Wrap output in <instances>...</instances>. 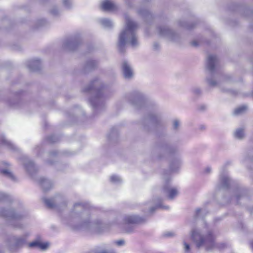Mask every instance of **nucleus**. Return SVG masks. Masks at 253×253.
Instances as JSON below:
<instances>
[{
	"label": "nucleus",
	"mask_w": 253,
	"mask_h": 253,
	"mask_svg": "<svg viewBox=\"0 0 253 253\" xmlns=\"http://www.w3.org/2000/svg\"><path fill=\"white\" fill-rule=\"evenodd\" d=\"M105 88L106 85L104 84L98 78H96L83 89L84 92L89 94V102L93 110L97 112L103 110L105 107Z\"/></svg>",
	"instance_id": "2"
},
{
	"label": "nucleus",
	"mask_w": 253,
	"mask_h": 253,
	"mask_svg": "<svg viewBox=\"0 0 253 253\" xmlns=\"http://www.w3.org/2000/svg\"><path fill=\"white\" fill-rule=\"evenodd\" d=\"M156 31L158 35L161 37L171 41L176 40V34L167 26L159 25L157 27Z\"/></svg>",
	"instance_id": "16"
},
{
	"label": "nucleus",
	"mask_w": 253,
	"mask_h": 253,
	"mask_svg": "<svg viewBox=\"0 0 253 253\" xmlns=\"http://www.w3.org/2000/svg\"><path fill=\"white\" fill-rule=\"evenodd\" d=\"M218 61V58L215 55H209L207 57L206 68L209 72V75L206 78V81L208 84L211 86H215L217 84V82L214 78Z\"/></svg>",
	"instance_id": "9"
},
{
	"label": "nucleus",
	"mask_w": 253,
	"mask_h": 253,
	"mask_svg": "<svg viewBox=\"0 0 253 253\" xmlns=\"http://www.w3.org/2000/svg\"><path fill=\"white\" fill-rule=\"evenodd\" d=\"M211 168L210 167H208L205 168V169L204 171V172L205 174H209L211 172Z\"/></svg>",
	"instance_id": "48"
},
{
	"label": "nucleus",
	"mask_w": 253,
	"mask_h": 253,
	"mask_svg": "<svg viewBox=\"0 0 253 253\" xmlns=\"http://www.w3.org/2000/svg\"><path fill=\"white\" fill-rule=\"evenodd\" d=\"M63 154H64V155H69V154H68V153H67V152H63Z\"/></svg>",
	"instance_id": "58"
},
{
	"label": "nucleus",
	"mask_w": 253,
	"mask_h": 253,
	"mask_svg": "<svg viewBox=\"0 0 253 253\" xmlns=\"http://www.w3.org/2000/svg\"><path fill=\"white\" fill-rule=\"evenodd\" d=\"M62 222L74 230H88L99 234L108 231L110 227L109 222L104 219L91 222L89 211L86 205L82 202L74 205L69 218L63 219Z\"/></svg>",
	"instance_id": "1"
},
{
	"label": "nucleus",
	"mask_w": 253,
	"mask_h": 253,
	"mask_svg": "<svg viewBox=\"0 0 253 253\" xmlns=\"http://www.w3.org/2000/svg\"><path fill=\"white\" fill-rule=\"evenodd\" d=\"M28 236V234L21 236H9L6 240V245L10 251H14L26 243Z\"/></svg>",
	"instance_id": "12"
},
{
	"label": "nucleus",
	"mask_w": 253,
	"mask_h": 253,
	"mask_svg": "<svg viewBox=\"0 0 253 253\" xmlns=\"http://www.w3.org/2000/svg\"><path fill=\"white\" fill-rule=\"evenodd\" d=\"M35 149L37 150H39L40 149V148H39V147H37Z\"/></svg>",
	"instance_id": "61"
},
{
	"label": "nucleus",
	"mask_w": 253,
	"mask_h": 253,
	"mask_svg": "<svg viewBox=\"0 0 253 253\" xmlns=\"http://www.w3.org/2000/svg\"><path fill=\"white\" fill-rule=\"evenodd\" d=\"M175 235V233L173 232L169 231L164 233V236L166 237H171Z\"/></svg>",
	"instance_id": "46"
},
{
	"label": "nucleus",
	"mask_w": 253,
	"mask_h": 253,
	"mask_svg": "<svg viewBox=\"0 0 253 253\" xmlns=\"http://www.w3.org/2000/svg\"><path fill=\"white\" fill-rule=\"evenodd\" d=\"M47 24V21L44 19H39L37 22V28L45 26Z\"/></svg>",
	"instance_id": "38"
},
{
	"label": "nucleus",
	"mask_w": 253,
	"mask_h": 253,
	"mask_svg": "<svg viewBox=\"0 0 253 253\" xmlns=\"http://www.w3.org/2000/svg\"><path fill=\"white\" fill-rule=\"evenodd\" d=\"M146 1H147V2H148V1H149V0H144V2H144V3H145V2H146Z\"/></svg>",
	"instance_id": "62"
},
{
	"label": "nucleus",
	"mask_w": 253,
	"mask_h": 253,
	"mask_svg": "<svg viewBox=\"0 0 253 253\" xmlns=\"http://www.w3.org/2000/svg\"><path fill=\"white\" fill-rule=\"evenodd\" d=\"M122 181L121 178L118 175H112V183H119Z\"/></svg>",
	"instance_id": "43"
},
{
	"label": "nucleus",
	"mask_w": 253,
	"mask_h": 253,
	"mask_svg": "<svg viewBox=\"0 0 253 253\" xmlns=\"http://www.w3.org/2000/svg\"><path fill=\"white\" fill-rule=\"evenodd\" d=\"M191 45L193 46L197 47L199 45V43L197 41H193L191 42Z\"/></svg>",
	"instance_id": "49"
},
{
	"label": "nucleus",
	"mask_w": 253,
	"mask_h": 253,
	"mask_svg": "<svg viewBox=\"0 0 253 253\" xmlns=\"http://www.w3.org/2000/svg\"><path fill=\"white\" fill-rule=\"evenodd\" d=\"M247 110V106L243 105L237 108L234 111L235 115H240L244 114Z\"/></svg>",
	"instance_id": "32"
},
{
	"label": "nucleus",
	"mask_w": 253,
	"mask_h": 253,
	"mask_svg": "<svg viewBox=\"0 0 253 253\" xmlns=\"http://www.w3.org/2000/svg\"><path fill=\"white\" fill-rule=\"evenodd\" d=\"M24 216V214L16 212L13 209H0V216L5 218L11 225L16 228H22V225L20 221Z\"/></svg>",
	"instance_id": "8"
},
{
	"label": "nucleus",
	"mask_w": 253,
	"mask_h": 253,
	"mask_svg": "<svg viewBox=\"0 0 253 253\" xmlns=\"http://www.w3.org/2000/svg\"><path fill=\"white\" fill-rule=\"evenodd\" d=\"M112 253H116L115 252H114V251H112Z\"/></svg>",
	"instance_id": "64"
},
{
	"label": "nucleus",
	"mask_w": 253,
	"mask_h": 253,
	"mask_svg": "<svg viewBox=\"0 0 253 253\" xmlns=\"http://www.w3.org/2000/svg\"><path fill=\"white\" fill-rule=\"evenodd\" d=\"M182 164L181 159L179 157L173 158L169 161V169L171 171H176Z\"/></svg>",
	"instance_id": "23"
},
{
	"label": "nucleus",
	"mask_w": 253,
	"mask_h": 253,
	"mask_svg": "<svg viewBox=\"0 0 253 253\" xmlns=\"http://www.w3.org/2000/svg\"><path fill=\"white\" fill-rule=\"evenodd\" d=\"M42 200L48 208L59 211L64 210L67 206V202L66 199L61 194H56L50 198H43Z\"/></svg>",
	"instance_id": "10"
},
{
	"label": "nucleus",
	"mask_w": 253,
	"mask_h": 253,
	"mask_svg": "<svg viewBox=\"0 0 253 253\" xmlns=\"http://www.w3.org/2000/svg\"><path fill=\"white\" fill-rule=\"evenodd\" d=\"M9 105H11V106H13V107L16 106L15 104L12 103L11 102H9Z\"/></svg>",
	"instance_id": "56"
},
{
	"label": "nucleus",
	"mask_w": 253,
	"mask_h": 253,
	"mask_svg": "<svg viewBox=\"0 0 253 253\" xmlns=\"http://www.w3.org/2000/svg\"><path fill=\"white\" fill-rule=\"evenodd\" d=\"M192 92L194 95L195 96H199L202 94V91L201 89L198 87H193L192 89Z\"/></svg>",
	"instance_id": "39"
},
{
	"label": "nucleus",
	"mask_w": 253,
	"mask_h": 253,
	"mask_svg": "<svg viewBox=\"0 0 253 253\" xmlns=\"http://www.w3.org/2000/svg\"><path fill=\"white\" fill-rule=\"evenodd\" d=\"M122 72L124 77L127 80L131 79L133 77V71L130 64L124 60L122 64Z\"/></svg>",
	"instance_id": "20"
},
{
	"label": "nucleus",
	"mask_w": 253,
	"mask_h": 253,
	"mask_svg": "<svg viewBox=\"0 0 253 253\" xmlns=\"http://www.w3.org/2000/svg\"><path fill=\"white\" fill-rule=\"evenodd\" d=\"M0 144L6 146L11 151H18V148L13 144H12L10 142L7 140L3 135L0 136Z\"/></svg>",
	"instance_id": "25"
},
{
	"label": "nucleus",
	"mask_w": 253,
	"mask_h": 253,
	"mask_svg": "<svg viewBox=\"0 0 253 253\" xmlns=\"http://www.w3.org/2000/svg\"><path fill=\"white\" fill-rule=\"evenodd\" d=\"M79 111H81V109H78V110H75L74 112L76 113L77 115H78L79 113L78 112Z\"/></svg>",
	"instance_id": "54"
},
{
	"label": "nucleus",
	"mask_w": 253,
	"mask_h": 253,
	"mask_svg": "<svg viewBox=\"0 0 253 253\" xmlns=\"http://www.w3.org/2000/svg\"><path fill=\"white\" fill-rule=\"evenodd\" d=\"M11 197L7 194L0 192V201H10Z\"/></svg>",
	"instance_id": "36"
},
{
	"label": "nucleus",
	"mask_w": 253,
	"mask_h": 253,
	"mask_svg": "<svg viewBox=\"0 0 253 253\" xmlns=\"http://www.w3.org/2000/svg\"><path fill=\"white\" fill-rule=\"evenodd\" d=\"M184 250L185 253H188L190 251V245L186 243L185 241H183Z\"/></svg>",
	"instance_id": "45"
},
{
	"label": "nucleus",
	"mask_w": 253,
	"mask_h": 253,
	"mask_svg": "<svg viewBox=\"0 0 253 253\" xmlns=\"http://www.w3.org/2000/svg\"><path fill=\"white\" fill-rule=\"evenodd\" d=\"M179 25L180 26L183 27L185 29L190 30L194 27L195 24H188L185 21H179Z\"/></svg>",
	"instance_id": "34"
},
{
	"label": "nucleus",
	"mask_w": 253,
	"mask_h": 253,
	"mask_svg": "<svg viewBox=\"0 0 253 253\" xmlns=\"http://www.w3.org/2000/svg\"><path fill=\"white\" fill-rule=\"evenodd\" d=\"M63 4L67 9H70L72 6V0H63Z\"/></svg>",
	"instance_id": "41"
},
{
	"label": "nucleus",
	"mask_w": 253,
	"mask_h": 253,
	"mask_svg": "<svg viewBox=\"0 0 253 253\" xmlns=\"http://www.w3.org/2000/svg\"><path fill=\"white\" fill-rule=\"evenodd\" d=\"M0 173L12 180L15 179V176L11 171V164L6 162L0 163Z\"/></svg>",
	"instance_id": "18"
},
{
	"label": "nucleus",
	"mask_w": 253,
	"mask_h": 253,
	"mask_svg": "<svg viewBox=\"0 0 253 253\" xmlns=\"http://www.w3.org/2000/svg\"><path fill=\"white\" fill-rule=\"evenodd\" d=\"M114 243L118 246H123L125 245V241L123 239H121L117 241H115Z\"/></svg>",
	"instance_id": "44"
},
{
	"label": "nucleus",
	"mask_w": 253,
	"mask_h": 253,
	"mask_svg": "<svg viewBox=\"0 0 253 253\" xmlns=\"http://www.w3.org/2000/svg\"><path fill=\"white\" fill-rule=\"evenodd\" d=\"M125 29L120 33L117 44L119 52L124 53L126 52V45L129 43L133 48L139 45L136 31L138 25L136 22L131 20L128 16H126Z\"/></svg>",
	"instance_id": "3"
},
{
	"label": "nucleus",
	"mask_w": 253,
	"mask_h": 253,
	"mask_svg": "<svg viewBox=\"0 0 253 253\" xmlns=\"http://www.w3.org/2000/svg\"><path fill=\"white\" fill-rule=\"evenodd\" d=\"M206 128L205 126H200V129H205Z\"/></svg>",
	"instance_id": "55"
},
{
	"label": "nucleus",
	"mask_w": 253,
	"mask_h": 253,
	"mask_svg": "<svg viewBox=\"0 0 253 253\" xmlns=\"http://www.w3.org/2000/svg\"><path fill=\"white\" fill-rule=\"evenodd\" d=\"M206 211L205 210L201 209L200 208L197 209L195 212L194 217L195 218L202 216L203 214H206Z\"/></svg>",
	"instance_id": "37"
},
{
	"label": "nucleus",
	"mask_w": 253,
	"mask_h": 253,
	"mask_svg": "<svg viewBox=\"0 0 253 253\" xmlns=\"http://www.w3.org/2000/svg\"><path fill=\"white\" fill-rule=\"evenodd\" d=\"M146 219L135 214H126L123 218L124 225L123 230L126 233H132L134 231L135 225L144 223Z\"/></svg>",
	"instance_id": "11"
},
{
	"label": "nucleus",
	"mask_w": 253,
	"mask_h": 253,
	"mask_svg": "<svg viewBox=\"0 0 253 253\" xmlns=\"http://www.w3.org/2000/svg\"><path fill=\"white\" fill-rule=\"evenodd\" d=\"M22 161L23 165L28 173L31 176L33 175L38 170L34 163L27 157H23Z\"/></svg>",
	"instance_id": "19"
},
{
	"label": "nucleus",
	"mask_w": 253,
	"mask_h": 253,
	"mask_svg": "<svg viewBox=\"0 0 253 253\" xmlns=\"http://www.w3.org/2000/svg\"><path fill=\"white\" fill-rule=\"evenodd\" d=\"M163 199L160 197H157L153 199V203L155 206L151 205L149 207V212L152 214L156 209L161 208L163 210H169V207L168 206H164L162 204Z\"/></svg>",
	"instance_id": "21"
},
{
	"label": "nucleus",
	"mask_w": 253,
	"mask_h": 253,
	"mask_svg": "<svg viewBox=\"0 0 253 253\" xmlns=\"http://www.w3.org/2000/svg\"><path fill=\"white\" fill-rule=\"evenodd\" d=\"M138 12L146 21L153 18L152 14L147 9H140Z\"/></svg>",
	"instance_id": "28"
},
{
	"label": "nucleus",
	"mask_w": 253,
	"mask_h": 253,
	"mask_svg": "<svg viewBox=\"0 0 253 253\" xmlns=\"http://www.w3.org/2000/svg\"><path fill=\"white\" fill-rule=\"evenodd\" d=\"M97 65V62L95 60L89 59L87 60L84 67V72L86 73L95 69Z\"/></svg>",
	"instance_id": "27"
},
{
	"label": "nucleus",
	"mask_w": 253,
	"mask_h": 253,
	"mask_svg": "<svg viewBox=\"0 0 253 253\" xmlns=\"http://www.w3.org/2000/svg\"><path fill=\"white\" fill-rule=\"evenodd\" d=\"M39 182L44 191H47L52 187V182L50 180L44 177H41Z\"/></svg>",
	"instance_id": "24"
},
{
	"label": "nucleus",
	"mask_w": 253,
	"mask_h": 253,
	"mask_svg": "<svg viewBox=\"0 0 253 253\" xmlns=\"http://www.w3.org/2000/svg\"><path fill=\"white\" fill-rule=\"evenodd\" d=\"M110 148V145L109 142H108L106 145H105L103 147V150L106 153L108 152L109 151Z\"/></svg>",
	"instance_id": "47"
},
{
	"label": "nucleus",
	"mask_w": 253,
	"mask_h": 253,
	"mask_svg": "<svg viewBox=\"0 0 253 253\" xmlns=\"http://www.w3.org/2000/svg\"><path fill=\"white\" fill-rule=\"evenodd\" d=\"M141 127L146 132H151L154 129L164 125L161 116L153 113L149 114L146 118L141 121Z\"/></svg>",
	"instance_id": "7"
},
{
	"label": "nucleus",
	"mask_w": 253,
	"mask_h": 253,
	"mask_svg": "<svg viewBox=\"0 0 253 253\" xmlns=\"http://www.w3.org/2000/svg\"><path fill=\"white\" fill-rule=\"evenodd\" d=\"M234 136L236 139H243L245 136V129L242 127L237 128L234 132Z\"/></svg>",
	"instance_id": "31"
},
{
	"label": "nucleus",
	"mask_w": 253,
	"mask_h": 253,
	"mask_svg": "<svg viewBox=\"0 0 253 253\" xmlns=\"http://www.w3.org/2000/svg\"><path fill=\"white\" fill-rule=\"evenodd\" d=\"M99 22L105 28L109 27L111 26V21L107 18L100 19Z\"/></svg>",
	"instance_id": "33"
},
{
	"label": "nucleus",
	"mask_w": 253,
	"mask_h": 253,
	"mask_svg": "<svg viewBox=\"0 0 253 253\" xmlns=\"http://www.w3.org/2000/svg\"><path fill=\"white\" fill-rule=\"evenodd\" d=\"M27 66L31 71H38L42 68V63L39 59H32L27 62Z\"/></svg>",
	"instance_id": "22"
},
{
	"label": "nucleus",
	"mask_w": 253,
	"mask_h": 253,
	"mask_svg": "<svg viewBox=\"0 0 253 253\" xmlns=\"http://www.w3.org/2000/svg\"><path fill=\"white\" fill-rule=\"evenodd\" d=\"M61 155V153H59L56 150H53L50 151L49 154V159L47 161V163L49 165H53L54 164V162H52L51 159H56Z\"/></svg>",
	"instance_id": "29"
},
{
	"label": "nucleus",
	"mask_w": 253,
	"mask_h": 253,
	"mask_svg": "<svg viewBox=\"0 0 253 253\" xmlns=\"http://www.w3.org/2000/svg\"><path fill=\"white\" fill-rule=\"evenodd\" d=\"M47 139L50 143H55L59 140V138L57 135H51L48 137Z\"/></svg>",
	"instance_id": "40"
},
{
	"label": "nucleus",
	"mask_w": 253,
	"mask_h": 253,
	"mask_svg": "<svg viewBox=\"0 0 253 253\" xmlns=\"http://www.w3.org/2000/svg\"><path fill=\"white\" fill-rule=\"evenodd\" d=\"M50 12L53 16H56L60 14V11L56 6H53L50 10Z\"/></svg>",
	"instance_id": "42"
},
{
	"label": "nucleus",
	"mask_w": 253,
	"mask_h": 253,
	"mask_svg": "<svg viewBox=\"0 0 253 253\" xmlns=\"http://www.w3.org/2000/svg\"><path fill=\"white\" fill-rule=\"evenodd\" d=\"M224 91L229 92H231V90H230V89H227V90H224Z\"/></svg>",
	"instance_id": "59"
},
{
	"label": "nucleus",
	"mask_w": 253,
	"mask_h": 253,
	"mask_svg": "<svg viewBox=\"0 0 253 253\" xmlns=\"http://www.w3.org/2000/svg\"><path fill=\"white\" fill-rule=\"evenodd\" d=\"M4 253V250L2 249H1V248H0V253Z\"/></svg>",
	"instance_id": "57"
},
{
	"label": "nucleus",
	"mask_w": 253,
	"mask_h": 253,
	"mask_svg": "<svg viewBox=\"0 0 253 253\" xmlns=\"http://www.w3.org/2000/svg\"><path fill=\"white\" fill-rule=\"evenodd\" d=\"M164 178L165 184L162 190V195L172 200L178 195V190L176 188L171 186L169 182V178L167 176H165Z\"/></svg>",
	"instance_id": "14"
},
{
	"label": "nucleus",
	"mask_w": 253,
	"mask_h": 253,
	"mask_svg": "<svg viewBox=\"0 0 253 253\" xmlns=\"http://www.w3.org/2000/svg\"><path fill=\"white\" fill-rule=\"evenodd\" d=\"M112 11H113L115 8V4L112 2Z\"/></svg>",
	"instance_id": "53"
},
{
	"label": "nucleus",
	"mask_w": 253,
	"mask_h": 253,
	"mask_svg": "<svg viewBox=\"0 0 253 253\" xmlns=\"http://www.w3.org/2000/svg\"><path fill=\"white\" fill-rule=\"evenodd\" d=\"M233 183L234 182L231 180L227 174H221L220 175L219 182L217 185V189L218 190L228 189L231 185H233Z\"/></svg>",
	"instance_id": "17"
},
{
	"label": "nucleus",
	"mask_w": 253,
	"mask_h": 253,
	"mask_svg": "<svg viewBox=\"0 0 253 253\" xmlns=\"http://www.w3.org/2000/svg\"><path fill=\"white\" fill-rule=\"evenodd\" d=\"M42 240V236L40 235H38V236H37L36 239L35 240H39L40 242H41Z\"/></svg>",
	"instance_id": "51"
},
{
	"label": "nucleus",
	"mask_w": 253,
	"mask_h": 253,
	"mask_svg": "<svg viewBox=\"0 0 253 253\" xmlns=\"http://www.w3.org/2000/svg\"><path fill=\"white\" fill-rule=\"evenodd\" d=\"M251 246H252V248L253 249V241L251 243Z\"/></svg>",
	"instance_id": "60"
},
{
	"label": "nucleus",
	"mask_w": 253,
	"mask_h": 253,
	"mask_svg": "<svg viewBox=\"0 0 253 253\" xmlns=\"http://www.w3.org/2000/svg\"><path fill=\"white\" fill-rule=\"evenodd\" d=\"M180 123L179 120L174 119L172 123V129L174 131H177L180 126Z\"/></svg>",
	"instance_id": "35"
},
{
	"label": "nucleus",
	"mask_w": 253,
	"mask_h": 253,
	"mask_svg": "<svg viewBox=\"0 0 253 253\" xmlns=\"http://www.w3.org/2000/svg\"><path fill=\"white\" fill-rule=\"evenodd\" d=\"M125 100L134 109L139 110L144 107L146 102L145 95L138 90H134L126 93Z\"/></svg>",
	"instance_id": "5"
},
{
	"label": "nucleus",
	"mask_w": 253,
	"mask_h": 253,
	"mask_svg": "<svg viewBox=\"0 0 253 253\" xmlns=\"http://www.w3.org/2000/svg\"><path fill=\"white\" fill-rule=\"evenodd\" d=\"M153 47L155 50H158L160 48V45L158 42H155L153 45Z\"/></svg>",
	"instance_id": "50"
},
{
	"label": "nucleus",
	"mask_w": 253,
	"mask_h": 253,
	"mask_svg": "<svg viewBox=\"0 0 253 253\" xmlns=\"http://www.w3.org/2000/svg\"><path fill=\"white\" fill-rule=\"evenodd\" d=\"M206 109V106L205 105H202L199 108V109L200 110H202V111H203V110H205Z\"/></svg>",
	"instance_id": "52"
},
{
	"label": "nucleus",
	"mask_w": 253,
	"mask_h": 253,
	"mask_svg": "<svg viewBox=\"0 0 253 253\" xmlns=\"http://www.w3.org/2000/svg\"><path fill=\"white\" fill-rule=\"evenodd\" d=\"M99 8L103 11H111V1L103 0L99 5Z\"/></svg>",
	"instance_id": "30"
},
{
	"label": "nucleus",
	"mask_w": 253,
	"mask_h": 253,
	"mask_svg": "<svg viewBox=\"0 0 253 253\" xmlns=\"http://www.w3.org/2000/svg\"><path fill=\"white\" fill-rule=\"evenodd\" d=\"M249 195L247 188L239 185L236 186L234 195L230 199V202L239 204L248 199Z\"/></svg>",
	"instance_id": "13"
},
{
	"label": "nucleus",
	"mask_w": 253,
	"mask_h": 253,
	"mask_svg": "<svg viewBox=\"0 0 253 253\" xmlns=\"http://www.w3.org/2000/svg\"><path fill=\"white\" fill-rule=\"evenodd\" d=\"M154 147L156 151L159 153L158 157L160 159L175 155L178 152V147L177 145L171 144L165 140L158 141Z\"/></svg>",
	"instance_id": "6"
},
{
	"label": "nucleus",
	"mask_w": 253,
	"mask_h": 253,
	"mask_svg": "<svg viewBox=\"0 0 253 253\" xmlns=\"http://www.w3.org/2000/svg\"><path fill=\"white\" fill-rule=\"evenodd\" d=\"M48 246L47 243H43L39 240H34L29 244V247L31 248H37L42 250L46 249Z\"/></svg>",
	"instance_id": "26"
},
{
	"label": "nucleus",
	"mask_w": 253,
	"mask_h": 253,
	"mask_svg": "<svg viewBox=\"0 0 253 253\" xmlns=\"http://www.w3.org/2000/svg\"><path fill=\"white\" fill-rule=\"evenodd\" d=\"M111 133H112V137H113V129L112 128V131H111Z\"/></svg>",
	"instance_id": "63"
},
{
	"label": "nucleus",
	"mask_w": 253,
	"mask_h": 253,
	"mask_svg": "<svg viewBox=\"0 0 253 253\" xmlns=\"http://www.w3.org/2000/svg\"><path fill=\"white\" fill-rule=\"evenodd\" d=\"M81 38L79 35H76L66 39L63 42V47L69 51L76 49L81 42Z\"/></svg>",
	"instance_id": "15"
},
{
	"label": "nucleus",
	"mask_w": 253,
	"mask_h": 253,
	"mask_svg": "<svg viewBox=\"0 0 253 253\" xmlns=\"http://www.w3.org/2000/svg\"><path fill=\"white\" fill-rule=\"evenodd\" d=\"M205 228L206 235L203 234L202 233L204 231L200 229L193 228L190 232L191 239L197 248L204 247L207 250H210L215 246L216 236L213 231L209 228L206 223H205Z\"/></svg>",
	"instance_id": "4"
}]
</instances>
